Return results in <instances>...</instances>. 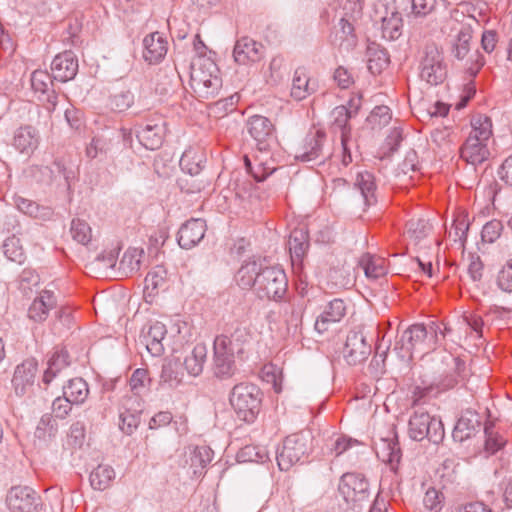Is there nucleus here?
I'll return each instance as SVG.
<instances>
[{
  "mask_svg": "<svg viewBox=\"0 0 512 512\" xmlns=\"http://www.w3.org/2000/svg\"><path fill=\"white\" fill-rule=\"evenodd\" d=\"M160 378L163 383L168 384L171 388H175L182 384L183 373L177 363L169 362L163 365Z\"/></svg>",
  "mask_w": 512,
  "mask_h": 512,
  "instance_id": "nucleus-48",
  "label": "nucleus"
},
{
  "mask_svg": "<svg viewBox=\"0 0 512 512\" xmlns=\"http://www.w3.org/2000/svg\"><path fill=\"white\" fill-rule=\"evenodd\" d=\"M150 378L148 375V370L143 368L136 369L129 380V385L131 391L135 396L141 395L144 393L149 385Z\"/></svg>",
  "mask_w": 512,
  "mask_h": 512,
  "instance_id": "nucleus-52",
  "label": "nucleus"
},
{
  "mask_svg": "<svg viewBox=\"0 0 512 512\" xmlns=\"http://www.w3.org/2000/svg\"><path fill=\"white\" fill-rule=\"evenodd\" d=\"M141 256L142 251H138L137 249L127 250L119 262V270H121L124 275L137 272L140 269Z\"/></svg>",
  "mask_w": 512,
  "mask_h": 512,
  "instance_id": "nucleus-47",
  "label": "nucleus"
},
{
  "mask_svg": "<svg viewBox=\"0 0 512 512\" xmlns=\"http://www.w3.org/2000/svg\"><path fill=\"white\" fill-rule=\"evenodd\" d=\"M53 75L47 71L35 70L31 75V86L35 92L41 93L40 98L44 102V107L48 112H53L57 105V94L53 86Z\"/></svg>",
  "mask_w": 512,
  "mask_h": 512,
  "instance_id": "nucleus-15",
  "label": "nucleus"
},
{
  "mask_svg": "<svg viewBox=\"0 0 512 512\" xmlns=\"http://www.w3.org/2000/svg\"><path fill=\"white\" fill-rule=\"evenodd\" d=\"M264 55V46L254 39L243 36L239 38L234 46L233 57L235 62L246 65L250 62H258Z\"/></svg>",
  "mask_w": 512,
  "mask_h": 512,
  "instance_id": "nucleus-16",
  "label": "nucleus"
},
{
  "mask_svg": "<svg viewBox=\"0 0 512 512\" xmlns=\"http://www.w3.org/2000/svg\"><path fill=\"white\" fill-rule=\"evenodd\" d=\"M74 402H71L67 396L63 394L62 397H57L52 403L53 413L57 418L64 419L69 412L71 411L72 405Z\"/></svg>",
  "mask_w": 512,
  "mask_h": 512,
  "instance_id": "nucleus-64",
  "label": "nucleus"
},
{
  "mask_svg": "<svg viewBox=\"0 0 512 512\" xmlns=\"http://www.w3.org/2000/svg\"><path fill=\"white\" fill-rule=\"evenodd\" d=\"M382 37L388 40L398 39L401 35L403 21L401 14L395 9L390 12L386 11V15L381 18Z\"/></svg>",
  "mask_w": 512,
  "mask_h": 512,
  "instance_id": "nucleus-35",
  "label": "nucleus"
},
{
  "mask_svg": "<svg viewBox=\"0 0 512 512\" xmlns=\"http://www.w3.org/2000/svg\"><path fill=\"white\" fill-rule=\"evenodd\" d=\"M408 435L415 441L428 439L434 444H439L443 440L445 432L440 419L431 416L420 408L410 417Z\"/></svg>",
  "mask_w": 512,
  "mask_h": 512,
  "instance_id": "nucleus-6",
  "label": "nucleus"
},
{
  "mask_svg": "<svg viewBox=\"0 0 512 512\" xmlns=\"http://www.w3.org/2000/svg\"><path fill=\"white\" fill-rule=\"evenodd\" d=\"M11 512H36L40 505V497L28 486L12 487L6 497Z\"/></svg>",
  "mask_w": 512,
  "mask_h": 512,
  "instance_id": "nucleus-13",
  "label": "nucleus"
},
{
  "mask_svg": "<svg viewBox=\"0 0 512 512\" xmlns=\"http://www.w3.org/2000/svg\"><path fill=\"white\" fill-rule=\"evenodd\" d=\"M443 63L442 53L435 44L425 46L424 57L421 61V68L432 67Z\"/></svg>",
  "mask_w": 512,
  "mask_h": 512,
  "instance_id": "nucleus-61",
  "label": "nucleus"
},
{
  "mask_svg": "<svg viewBox=\"0 0 512 512\" xmlns=\"http://www.w3.org/2000/svg\"><path fill=\"white\" fill-rule=\"evenodd\" d=\"M246 128L261 152H267L275 142L274 126L265 116L253 115L248 118Z\"/></svg>",
  "mask_w": 512,
  "mask_h": 512,
  "instance_id": "nucleus-9",
  "label": "nucleus"
},
{
  "mask_svg": "<svg viewBox=\"0 0 512 512\" xmlns=\"http://www.w3.org/2000/svg\"><path fill=\"white\" fill-rule=\"evenodd\" d=\"M133 101L134 96L130 91H122L111 96L110 107L114 111L123 112L133 104Z\"/></svg>",
  "mask_w": 512,
  "mask_h": 512,
  "instance_id": "nucleus-60",
  "label": "nucleus"
},
{
  "mask_svg": "<svg viewBox=\"0 0 512 512\" xmlns=\"http://www.w3.org/2000/svg\"><path fill=\"white\" fill-rule=\"evenodd\" d=\"M122 407L124 411L120 412L119 428L127 435H130L140 424L141 404L136 397L124 399Z\"/></svg>",
  "mask_w": 512,
  "mask_h": 512,
  "instance_id": "nucleus-25",
  "label": "nucleus"
},
{
  "mask_svg": "<svg viewBox=\"0 0 512 512\" xmlns=\"http://www.w3.org/2000/svg\"><path fill=\"white\" fill-rule=\"evenodd\" d=\"M206 229V222L203 219L192 218L186 221L178 231V244L181 248L191 249L204 238Z\"/></svg>",
  "mask_w": 512,
  "mask_h": 512,
  "instance_id": "nucleus-18",
  "label": "nucleus"
},
{
  "mask_svg": "<svg viewBox=\"0 0 512 512\" xmlns=\"http://www.w3.org/2000/svg\"><path fill=\"white\" fill-rule=\"evenodd\" d=\"M359 263L368 278L377 279L384 276L387 272L384 259L380 257L365 254L361 257Z\"/></svg>",
  "mask_w": 512,
  "mask_h": 512,
  "instance_id": "nucleus-45",
  "label": "nucleus"
},
{
  "mask_svg": "<svg viewBox=\"0 0 512 512\" xmlns=\"http://www.w3.org/2000/svg\"><path fill=\"white\" fill-rule=\"evenodd\" d=\"M468 229V220L465 216H460L453 221L452 228L449 231V237L453 238L454 242H459L461 246H464Z\"/></svg>",
  "mask_w": 512,
  "mask_h": 512,
  "instance_id": "nucleus-56",
  "label": "nucleus"
},
{
  "mask_svg": "<svg viewBox=\"0 0 512 512\" xmlns=\"http://www.w3.org/2000/svg\"><path fill=\"white\" fill-rule=\"evenodd\" d=\"M221 86L222 80L218 76V68L214 62L207 59L191 65L190 87L197 98H213Z\"/></svg>",
  "mask_w": 512,
  "mask_h": 512,
  "instance_id": "nucleus-3",
  "label": "nucleus"
},
{
  "mask_svg": "<svg viewBox=\"0 0 512 512\" xmlns=\"http://www.w3.org/2000/svg\"><path fill=\"white\" fill-rule=\"evenodd\" d=\"M265 457V450L253 445H247L237 453L238 462H263Z\"/></svg>",
  "mask_w": 512,
  "mask_h": 512,
  "instance_id": "nucleus-58",
  "label": "nucleus"
},
{
  "mask_svg": "<svg viewBox=\"0 0 512 512\" xmlns=\"http://www.w3.org/2000/svg\"><path fill=\"white\" fill-rule=\"evenodd\" d=\"M354 186L360 191L366 206L376 203V184L373 174L368 171L359 172L356 176Z\"/></svg>",
  "mask_w": 512,
  "mask_h": 512,
  "instance_id": "nucleus-36",
  "label": "nucleus"
},
{
  "mask_svg": "<svg viewBox=\"0 0 512 512\" xmlns=\"http://www.w3.org/2000/svg\"><path fill=\"white\" fill-rule=\"evenodd\" d=\"M139 142L148 150L159 149L166 136V121L162 117L147 119L136 131Z\"/></svg>",
  "mask_w": 512,
  "mask_h": 512,
  "instance_id": "nucleus-10",
  "label": "nucleus"
},
{
  "mask_svg": "<svg viewBox=\"0 0 512 512\" xmlns=\"http://www.w3.org/2000/svg\"><path fill=\"white\" fill-rule=\"evenodd\" d=\"M481 423V417L476 411L472 409H466L462 412L461 416L456 422L452 432L453 439L458 442H463L471 438L477 432H479Z\"/></svg>",
  "mask_w": 512,
  "mask_h": 512,
  "instance_id": "nucleus-21",
  "label": "nucleus"
},
{
  "mask_svg": "<svg viewBox=\"0 0 512 512\" xmlns=\"http://www.w3.org/2000/svg\"><path fill=\"white\" fill-rule=\"evenodd\" d=\"M208 349L204 343L196 344L184 358L183 365L190 376L197 377L203 372Z\"/></svg>",
  "mask_w": 512,
  "mask_h": 512,
  "instance_id": "nucleus-30",
  "label": "nucleus"
},
{
  "mask_svg": "<svg viewBox=\"0 0 512 512\" xmlns=\"http://www.w3.org/2000/svg\"><path fill=\"white\" fill-rule=\"evenodd\" d=\"M53 79L67 82L75 78L78 72V60L73 52L65 51L55 56L51 63Z\"/></svg>",
  "mask_w": 512,
  "mask_h": 512,
  "instance_id": "nucleus-19",
  "label": "nucleus"
},
{
  "mask_svg": "<svg viewBox=\"0 0 512 512\" xmlns=\"http://www.w3.org/2000/svg\"><path fill=\"white\" fill-rule=\"evenodd\" d=\"M427 337V328L424 324H413L409 326L395 344V350H399L402 358L412 356V351L417 345L424 342Z\"/></svg>",
  "mask_w": 512,
  "mask_h": 512,
  "instance_id": "nucleus-20",
  "label": "nucleus"
},
{
  "mask_svg": "<svg viewBox=\"0 0 512 512\" xmlns=\"http://www.w3.org/2000/svg\"><path fill=\"white\" fill-rule=\"evenodd\" d=\"M316 91L315 82L306 74L303 68H297L294 72L291 96L296 101H301Z\"/></svg>",
  "mask_w": 512,
  "mask_h": 512,
  "instance_id": "nucleus-31",
  "label": "nucleus"
},
{
  "mask_svg": "<svg viewBox=\"0 0 512 512\" xmlns=\"http://www.w3.org/2000/svg\"><path fill=\"white\" fill-rule=\"evenodd\" d=\"M288 290V280L279 267L262 268L256 278L255 294L261 300L281 301Z\"/></svg>",
  "mask_w": 512,
  "mask_h": 512,
  "instance_id": "nucleus-5",
  "label": "nucleus"
},
{
  "mask_svg": "<svg viewBox=\"0 0 512 512\" xmlns=\"http://www.w3.org/2000/svg\"><path fill=\"white\" fill-rule=\"evenodd\" d=\"M63 394L74 404H82L89 394L88 384L82 378L70 379L63 387Z\"/></svg>",
  "mask_w": 512,
  "mask_h": 512,
  "instance_id": "nucleus-42",
  "label": "nucleus"
},
{
  "mask_svg": "<svg viewBox=\"0 0 512 512\" xmlns=\"http://www.w3.org/2000/svg\"><path fill=\"white\" fill-rule=\"evenodd\" d=\"M166 281V271L163 267L157 266L145 277V289L151 292L157 291Z\"/></svg>",
  "mask_w": 512,
  "mask_h": 512,
  "instance_id": "nucleus-59",
  "label": "nucleus"
},
{
  "mask_svg": "<svg viewBox=\"0 0 512 512\" xmlns=\"http://www.w3.org/2000/svg\"><path fill=\"white\" fill-rule=\"evenodd\" d=\"M70 232L72 238L80 244L86 245L91 240V228L88 223L83 220L73 219Z\"/></svg>",
  "mask_w": 512,
  "mask_h": 512,
  "instance_id": "nucleus-55",
  "label": "nucleus"
},
{
  "mask_svg": "<svg viewBox=\"0 0 512 512\" xmlns=\"http://www.w3.org/2000/svg\"><path fill=\"white\" fill-rule=\"evenodd\" d=\"M484 433L486 437L485 451L488 454L493 455L504 446L506 441L502 438V436L493 431V423L488 422L485 424Z\"/></svg>",
  "mask_w": 512,
  "mask_h": 512,
  "instance_id": "nucleus-53",
  "label": "nucleus"
},
{
  "mask_svg": "<svg viewBox=\"0 0 512 512\" xmlns=\"http://www.w3.org/2000/svg\"><path fill=\"white\" fill-rule=\"evenodd\" d=\"M391 434L392 437L381 438L380 443L377 444L376 453L382 461L394 466L400 462L402 452L396 433L391 432Z\"/></svg>",
  "mask_w": 512,
  "mask_h": 512,
  "instance_id": "nucleus-28",
  "label": "nucleus"
},
{
  "mask_svg": "<svg viewBox=\"0 0 512 512\" xmlns=\"http://www.w3.org/2000/svg\"><path fill=\"white\" fill-rule=\"evenodd\" d=\"M303 310L304 304L301 301L293 299L289 302V311L285 310V322L288 329L296 330L301 325Z\"/></svg>",
  "mask_w": 512,
  "mask_h": 512,
  "instance_id": "nucleus-51",
  "label": "nucleus"
},
{
  "mask_svg": "<svg viewBox=\"0 0 512 512\" xmlns=\"http://www.w3.org/2000/svg\"><path fill=\"white\" fill-rule=\"evenodd\" d=\"M167 39L159 32H153L143 39V58L149 64H157L164 59L168 50Z\"/></svg>",
  "mask_w": 512,
  "mask_h": 512,
  "instance_id": "nucleus-24",
  "label": "nucleus"
},
{
  "mask_svg": "<svg viewBox=\"0 0 512 512\" xmlns=\"http://www.w3.org/2000/svg\"><path fill=\"white\" fill-rule=\"evenodd\" d=\"M472 130L460 149L461 158L476 166L490 155L487 142L492 136V121L488 116L477 115L471 120Z\"/></svg>",
  "mask_w": 512,
  "mask_h": 512,
  "instance_id": "nucleus-1",
  "label": "nucleus"
},
{
  "mask_svg": "<svg viewBox=\"0 0 512 512\" xmlns=\"http://www.w3.org/2000/svg\"><path fill=\"white\" fill-rule=\"evenodd\" d=\"M369 483L360 474H344L338 486L339 493L343 496L346 504H357L368 497Z\"/></svg>",
  "mask_w": 512,
  "mask_h": 512,
  "instance_id": "nucleus-12",
  "label": "nucleus"
},
{
  "mask_svg": "<svg viewBox=\"0 0 512 512\" xmlns=\"http://www.w3.org/2000/svg\"><path fill=\"white\" fill-rule=\"evenodd\" d=\"M503 229V224L500 220L493 219L487 222L481 232V236L483 241L488 243H493L496 239L499 238L501 231Z\"/></svg>",
  "mask_w": 512,
  "mask_h": 512,
  "instance_id": "nucleus-62",
  "label": "nucleus"
},
{
  "mask_svg": "<svg viewBox=\"0 0 512 512\" xmlns=\"http://www.w3.org/2000/svg\"><path fill=\"white\" fill-rule=\"evenodd\" d=\"M3 253L12 262L22 264L25 260V253L20 243V239L16 236L8 237L2 245Z\"/></svg>",
  "mask_w": 512,
  "mask_h": 512,
  "instance_id": "nucleus-46",
  "label": "nucleus"
},
{
  "mask_svg": "<svg viewBox=\"0 0 512 512\" xmlns=\"http://www.w3.org/2000/svg\"><path fill=\"white\" fill-rule=\"evenodd\" d=\"M309 442V436L302 433L287 436L276 456L280 470L288 471L293 465L306 457L310 449Z\"/></svg>",
  "mask_w": 512,
  "mask_h": 512,
  "instance_id": "nucleus-7",
  "label": "nucleus"
},
{
  "mask_svg": "<svg viewBox=\"0 0 512 512\" xmlns=\"http://www.w3.org/2000/svg\"><path fill=\"white\" fill-rule=\"evenodd\" d=\"M69 365L70 360L68 351L64 349L55 351L48 361V367L44 372L43 382L45 384H49L57 374Z\"/></svg>",
  "mask_w": 512,
  "mask_h": 512,
  "instance_id": "nucleus-38",
  "label": "nucleus"
},
{
  "mask_svg": "<svg viewBox=\"0 0 512 512\" xmlns=\"http://www.w3.org/2000/svg\"><path fill=\"white\" fill-rule=\"evenodd\" d=\"M289 252L293 263H301L309 247L308 232L303 228L294 229L288 240Z\"/></svg>",
  "mask_w": 512,
  "mask_h": 512,
  "instance_id": "nucleus-32",
  "label": "nucleus"
},
{
  "mask_svg": "<svg viewBox=\"0 0 512 512\" xmlns=\"http://www.w3.org/2000/svg\"><path fill=\"white\" fill-rule=\"evenodd\" d=\"M167 333L166 326L160 321L152 322L148 330L143 329L140 336V342L152 356H160L164 352L162 341Z\"/></svg>",
  "mask_w": 512,
  "mask_h": 512,
  "instance_id": "nucleus-23",
  "label": "nucleus"
},
{
  "mask_svg": "<svg viewBox=\"0 0 512 512\" xmlns=\"http://www.w3.org/2000/svg\"><path fill=\"white\" fill-rule=\"evenodd\" d=\"M331 117L333 127L339 128L341 131V145L346 149V142H348L351 132L349 120L353 116L348 112L347 106L340 105L332 110Z\"/></svg>",
  "mask_w": 512,
  "mask_h": 512,
  "instance_id": "nucleus-40",
  "label": "nucleus"
},
{
  "mask_svg": "<svg viewBox=\"0 0 512 512\" xmlns=\"http://www.w3.org/2000/svg\"><path fill=\"white\" fill-rule=\"evenodd\" d=\"M37 370L38 364L33 358L24 360L15 368L12 384L18 396H23L32 388Z\"/></svg>",
  "mask_w": 512,
  "mask_h": 512,
  "instance_id": "nucleus-17",
  "label": "nucleus"
},
{
  "mask_svg": "<svg viewBox=\"0 0 512 512\" xmlns=\"http://www.w3.org/2000/svg\"><path fill=\"white\" fill-rule=\"evenodd\" d=\"M14 204L19 211L38 220L46 221L53 216V210L50 207L39 205L35 201L21 196L14 198Z\"/></svg>",
  "mask_w": 512,
  "mask_h": 512,
  "instance_id": "nucleus-33",
  "label": "nucleus"
},
{
  "mask_svg": "<svg viewBox=\"0 0 512 512\" xmlns=\"http://www.w3.org/2000/svg\"><path fill=\"white\" fill-rule=\"evenodd\" d=\"M447 76L445 65L439 64L432 67L421 68L420 77L430 85H438L442 83Z\"/></svg>",
  "mask_w": 512,
  "mask_h": 512,
  "instance_id": "nucleus-54",
  "label": "nucleus"
},
{
  "mask_svg": "<svg viewBox=\"0 0 512 512\" xmlns=\"http://www.w3.org/2000/svg\"><path fill=\"white\" fill-rule=\"evenodd\" d=\"M388 52L377 44H372L367 48V67L369 71L376 75L380 74L389 64Z\"/></svg>",
  "mask_w": 512,
  "mask_h": 512,
  "instance_id": "nucleus-34",
  "label": "nucleus"
},
{
  "mask_svg": "<svg viewBox=\"0 0 512 512\" xmlns=\"http://www.w3.org/2000/svg\"><path fill=\"white\" fill-rule=\"evenodd\" d=\"M213 451L208 446H197L190 456V465L195 476H201L203 470L212 461Z\"/></svg>",
  "mask_w": 512,
  "mask_h": 512,
  "instance_id": "nucleus-43",
  "label": "nucleus"
},
{
  "mask_svg": "<svg viewBox=\"0 0 512 512\" xmlns=\"http://www.w3.org/2000/svg\"><path fill=\"white\" fill-rule=\"evenodd\" d=\"M469 22L463 24L453 42L452 55L458 60H465V70L470 78H474L485 64L483 55L475 50L470 53L472 39V23L478 24L474 17H468Z\"/></svg>",
  "mask_w": 512,
  "mask_h": 512,
  "instance_id": "nucleus-4",
  "label": "nucleus"
},
{
  "mask_svg": "<svg viewBox=\"0 0 512 512\" xmlns=\"http://www.w3.org/2000/svg\"><path fill=\"white\" fill-rule=\"evenodd\" d=\"M213 351V374L220 379L232 377L236 370L235 356H237V353L230 351L223 339L214 340Z\"/></svg>",
  "mask_w": 512,
  "mask_h": 512,
  "instance_id": "nucleus-14",
  "label": "nucleus"
},
{
  "mask_svg": "<svg viewBox=\"0 0 512 512\" xmlns=\"http://www.w3.org/2000/svg\"><path fill=\"white\" fill-rule=\"evenodd\" d=\"M497 284L505 292H512V259L507 261L498 274Z\"/></svg>",
  "mask_w": 512,
  "mask_h": 512,
  "instance_id": "nucleus-63",
  "label": "nucleus"
},
{
  "mask_svg": "<svg viewBox=\"0 0 512 512\" xmlns=\"http://www.w3.org/2000/svg\"><path fill=\"white\" fill-rule=\"evenodd\" d=\"M204 162V155L193 149L186 150L180 160L179 166L181 170L188 174L190 177H194L200 174Z\"/></svg>",
  "mask_w": 512,
  "mask_h": 512,
  "instance_id": "nucleus-41",
  "label": "nucleus"
},
{
  "mask_svg": "<svg viewBox=\"0 0 512 512\" xmlns=\"http://www.w3.org/2000/svg\"><path fill=\"white\" fill-rule=\"evenodd\" d=\"M326 140V133L322 130L308 133L302 145L297 148L295 158L302 162H324L331 156V152L325 151Z\"/></svg>",
  "mask_w": 512,
  "mask_h": 512,
  "instance_id": "nucleus-8",
  "label": "nucleus"
},
{
  "mask_svg": "<svg viewBox=\"0 0 512 512\" xmlns=\"http://www.w3.org/2000/svg\"><path fill=\"white\" fill-rule=\"evenodd\" d=\"M407 227L410 237L417 241L425 238L431 230V225L426 219H411Z\"/></svg>",
  "mask_w": 512,
  "mask_h": 512,
  "instance_id": "nucleus-57",
  "label": "nucleus"
},
{
  "mask_svg": "<svg viewBox=\"0 0 512 512\" xmlns=\"http://www.w3.org/2000/svg\"><path fill=\"white\" fill-rule=\"evenodd\" d=\"M115 479V471L109 465H98L89 476L90 485L94 490L104 491Z\"/></svg>",
  "mask_w": 512,
  "mask_h": 512,
  "instance_id": "nucleus-39",
  "label": "nucleus"
},
{
  "mask_svg": "<svg viewBox=\"0 0 512 512\" xmlns=\"http://www.w3.org/2000/svg\"><path fill=\"white\" fill-rule=\"evenodd\" d=\"M13 146L20 153L30 155L38 146V135L31 126L20 127L13 137Z\"/></svg>",
  "mask_w": 512,
  "mask_h": 512,
  "instance_id": "nucleus-29",
  "label": "nucleus"
},
{
  "mask_svg": "<svg viewBox=\"0 0 512 512\" xmlns=\"http://www.w3.org/2000/svg\"><path fill=\"white\" fill-rule=\"evenodd\" d=\"M371 344L362 331L352 330L348 333L342 354L349 365L363 363L371 354Z\"/></svg>",
  "mask_w": 512,
  "mask_h": 512,
  "instance_id": "nucleus-11",
  "label": "nucleus"
},
{
  "mask_svg": "<svg viewBox=\"0 0 512 512\" xmlns=\"http://www.w3.org/2000/svg\"><path fill=\"white\" fill-rule=\"evenodd\" d=\"M41 171L43 174L49 173L51 181L56 180L57 177H63L68 189H70L71 180L75 177L72 165H67L62 159H56L51 166H45Z\"/></svg>",
  "mask_w": 512,
  "mask_h": 512,
  "instance_id": "nucleus-44",
  "label": "nucleus"
},
{
  "mask_svg": "<svg viewBox=\"0 0 512 512\" xmlns=\"http://www.w3.org/2000/svg\"><path fill=\"white\" fill-rule=\"evenodd\" d=\"M228 334H221L215 338V340H225L226 347L230 351L237 353V356H241L244 353L245 346L249 344L251 340V333L248 327L236 323L231 326Z\"/></svg>",
  "mask_w": 512,
  "mask_h": 512,
  "instance_id": "nucleus-26",
  "label": "nucleus"
},
{
  "mask_svg": "<svg viewBox=\"0 0 512 512\" xmlns=\"http://www.w3.org/2000/svg\"><path fill=\"white\" fill-rule=\"evenodd\" d=\"M57 301L52 291L43 290L40 295L33 300L29 309L28 317L34 322H43L47 319L49 311L56 307Z\"/></svg>",
  "mask_w": 512,
  "mask_h": 512,
  "instance_id": "nucleus-27",
  "label": "nucleus"
},
{
  "mask_svg": "<svg viewBox=\"0 0 512 512\" xmlns=\"http://www.w3.org/2000/svg\"><path fill=\"white\" fill-rule=\"evenodd\" d=\"M54 435V428L52 425V418L49 415H44L38 422L34 431V442L38 441V445L47 443L48 440ZM37 443H35L36 445Z\"/></svg>",
  "mask_w": 512,
  "mask_h": 512,
  "instance_id": "nucleus-50",
  "label": "nucleus"
},
{
  "mask_svg": "<svg viewBox=\"0 0 512 512\" xmlns=\"http://www.w3.org/2000/svg\"><path fill=\"white\" fill-rule=\"evenodd\" d=\"M229 400L240 420L253 423L260 411L262 392L252 383H240L233 387Z\"/></svg>",
  "mask_w": 512,
  "mask_h": 512,
  "instance_id": "nucleus-2",
  "label": "nucleus"
},
{
  "mask_svg": "<svg viewBox=\"0 0 512 512\" xmlns=\"http://www.w3.org/2000/svg\"><path fill=\"white\" fill-rule=\"evenodd\" d=\"M346 304L344 300L335 298L331 300L324 308L323 312L315 321V330L323 334L329 328L330 324L337 323L342 320L346 314Z\"/></svg>",
  "mask_w": 512,
  "mask_h": 512,
  "instance_id": "nucleus-22",
  "label": "nucleus"
},
{
  "mask_svg": "<svg viewBox=\"0 0 512 512\" xmlns=\"http://www.w3.org/2000/svg\"><path fill=\"white\" fill-rule=\"evenodd\" d=\"M261 270V265L256 261L244 263L236 273L237 284L243 289L253 288L255 291L256 278Z\"/></svg>",
  "mask_w": 512,
  "mask_h": 512,
  "instance_id": "nucleus-37",
  "label": "nucleus"
},
{
  "mask_svg": "<svg viewBox=\"0 0 512 512\" xmlns=\"http://www.w3.org/2000/svg\"><path fill=\"white\" fill-rule=\"evenodd\" d=\"M392 119L391 111L388 106H376L367 117V122L373 129L385 127Z\"/></svg>",
  "mask_w": 512,
  "mask_h": 512,
  "instance_id": "nucleus-49",
  "label": "nucleus"
}]
</instances>
